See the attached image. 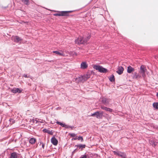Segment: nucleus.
<instances>
[{"instance_id": "obj_30", "label": "nucleus", "mask_w": 158, "mask_h": 158, "mask_svg": "<svg viewBox=\"0 0 158 158\" xmlns=\"http://www.w3.org/2000/svg\"><path fill=\"white\" fill-rule=\"evenodd\" d=\"M70 136L72 137H74L76 136L77 137V136H76V135L73 133H71L70 134Z\"/></svg>"}, {"instance_id": "obj_28", "label": "nucleus", "mask_w": 158, "mask_h": 158, "mask_svg": "<svg viewBox=\"0 0 158 158\" xmlns=\"http://www.w3.org/2000/svg\"><path fill=\"white\" fill-rule=\"evenodd\" d=\"M77 139L78 140H81V142L83 141V139L82 136H79L77 138Z\"/></svg>"}, {"instance_id": "obj_5", "label": "nucleus", "mask_w": 158, "mask_h": 158, "mask_svg": "<svg viewBox=\"0 0 158 158\" xmlns=\"http://www.w3.org/2000/svg\"><path fill=\"white\" fill-rule=\"evenodd\" d=\"M146 71V67L144 65H141L140 68L139 72L142 74V77H144L145 76V73Z\"/></svg>"}, {"instance_id": "obj_3", "label": "nucleus", "mask_w": 158, "mask_h": 158, "mask_svg": "<svg viewBox=\"0 0 158 158\" xmlns=\"http://www.w3.org/2000/svg\"><path fill=\"white\" fill-rule=\"evenodd\" d=\"M93 68L100 73H105L108 72V70L106 69L99 65H94Z\"/></svg>"}, {"instance_id": "obj_16", "label": "nucleus", "mask_w": 158, "mask_h": 158, "mask_svg": "<svg viewBox=\"0 0 158 158\" xmlns=\"http://www.w3.org/2000/svg\"><path fill=\"white\" fill-rule=\"evenodd\" d=\"M83 80L84 81V78L83 76L79 77L78 78H76V81L77 82H81Z\"/></svg>"}, {"instance_id": "obj_39", "label": "nucleus", "mask_w": 158, "mask_h": 158, "mask_svg": "<svg viewBox=\"0 0 158 158\" xmlns=\"http://www.w3.org/2000/svg\"><path fill=\"white\" fill-rule=\"evenodd\" d=\"M156 96L158 97V92L156 94Z\"/></svg>"}, {"instance_id": "obj_2", "label": "nucleus", "mask_w": 158, "mask_h": 158, "mask_svg": "<svg viewBox=\"0 0 158 158\" xmlns=\"http://www.w3.org/2000/svg\"><path fill=\"white\" fill-rule=\"evenodd\" d=\"M73 11H57L58 13L54 14L53 15L55 16H69V14L73 12Z\"/></svg>"}, {"instance_id": "obj_8", "label": "nucleus", "mask_w": 158, "mask_h": 158, "mask_svg": "<svg viewBox=\"0 0 158 158\" xmlns=\"http://www.w3.org/2000/svg\"><path fill=\"white\" fill-rule=\"evenodd\" d=\"M22 90L23 89H19V88H13V89H11V92L14 94H16V93H20L22 92Z\"/></svg>"}, {"instance_id": "obj_29", "label": "nucleus", "mask_w": 158, "mask_h": 158, "mask_svg": "<svg viewBox=\"0 0 158 158\" xmlns=\"http://www.w3.org/2000/svg\"><path fill=\"white\" fill-rule=\"evenodd\" d=\"M9 121L10 123H11L12 124L14 123L15 122V120L13 119H9Z\"/></svg>"}, {"instance_id": "obj_38", "label": "nucleus", "mask_w": 158, "mask_h": 158, "mask_svg": "<svg viewBox=\"0 0 158 158\" xmlns=\"http://www.w3.org/2000/svg\"><path fill=\"white\" fill-rule=\"evenodd\" d=\"M71 127H70V128H71V129H73V127L74 128V127H72V126H71Z\"/></svg>"}, {"instance_id": "obj_31", "label": "nucleus", "mask_w": 158, "mask_h": 158, "mask_svg": "<svg viewBox=\"0 0 158 158\" xmlns=\"http://www.w3.org/2000/svg\"><path fill=\"white\" fill-rule=\"evenodd\" d=\"M99 113L100 115L101 118H102V116L103 114V111H102L101 112H99Z\"/></svg>"}, {"instance_id": "obj_20", "label": "nucleus", "mask_w": 158, "mask_h": 158, "mask_svg": "<svg viewBox=\"0 0 158 158\" xmlns=\"http://www.w3.org/2000/svg\"><path fill=\"white\" fill-rule=\"evenodd\" d=\"M43 131L44 132L48 133L51 135H52L53 134L52 130L50 131L46 129H44L43 130Z\"/></svg>"}, {"instance_id": "obj_1", "label": "nucleus", "mask_w": 158, "mask_h": 158, "mask_svg": "<svg viewBox=\"0 0 158 158\" xmlns=\"http://www.w3.org/2000/svg\"><path fill=\"white\" fill-rule=\"evenodd\" d=\"M90 37V36H89L86 37L83 36V37H78L75 40V43L76 44H86L88 40H89Z\"/></svg>"}, {"instance_id": "obj_33", "label": "nucleus", "mask_w": 158, "mask_h": 158, "mask_svg": "<svg viewBox=\"0 0 158 158\" xmlns=\"http://www.w3.org/2000/svg\"><path fill=\"white\" fill-rule=\"evenodd\" d=\"M23 76L27 78H30V76L29 75H27V74H24L23 75Z\"/></svg>"}, {"instance_id": "obj_7", "label": "nucleus", "mask_w": 158, "mask_h": 158, "mask_svg": "<svg viewBox=\"0 0 158 158\" xmlns=\"http://www.w3.org/2000/svg\"><path fill=\"white\" fill-rule=\"evenodd\" d=\"M101 100L102 103L106 106H107L109 104L110 101V99L104 97L101 98Z\"/></svg>"}, {"instance_id": "obj_4", "label": "nucleus", "mask_w": 158, "mask_h": 158, "mask_svg": "<svg viewBox=\"0 0 158 158\" xmlns=\"http://www.w3.org/2000/svg\"><path fill=\"white\" fill-rule=\"evenodd\" d=\"M12 40L15 42L16 43H21L22 40L21 38L17 35L13 36L12 37Z\"/></svg>"}, {"instance_id": "obj_11", "label": "nucleus", "mask_w": 158, "mask_h": 158, "mask_svg": "<svg viewBox=\"0 0 158 158\" xmlns=\"http://www.w3.org/2000/svg\"><path fill=\"white\" fill-rule=\"evenodd\" d=\"M91 116L95 117L98 118H101V117L100 115L99 111H97L93 114H91Z\"/></svg>"}, {"instance_id": "obj_34", "label": "nucleus", "mask_w": 158, "mask_h": 158, "mask_svg": "<svg viewBox=\"0 0 158 158\" xmlns=\"http://www.w3.org/2000/svg\"><path fill=\"white\" fill-rule=\"evenodd\" d=\"M40 144L41 143H42V148H44V143H41V142H40Z\"/></svg>"}, {"instance_id": "obj_13", "label": "nucleus", "mask_w": 158, "mask_h": 158, "mask_svg": "<svg viewBox=\"0 0 158 158\" xmlns=\"http://www.w3.org/2000/svg\"><path fill=\"white\" fill-rule=\"evenodd\" d=\"M123 70L124 69L122 66H119L118 68V70L116 71V72L118 74L121 75L123 73Z\"/></svg>"}, {"instance_id": "obj_25", "label": "nucleus", "mask_w": 158, "mask_h": 158, "mask_svg": "<svg viewBox=\"0 0 158 158\" xmlns=\"http://www.w3.org/2000/svg\"><path fill=\"white\" fill-rule=\"evenodd\" d=\"M53 52L60 56H62L63 55V53H60L58 51H53Z\"/></svg>"}, {"instance_id": "obj_26", "label": "nucleus", "mask_w": 158, "mask_h": 158, "mask_svg": "<svg viewBox=\"0 0 158 158\" xmlns=\"http://www.w3.org/2000/svg\"><path fill=\"white\" fill-rule=\"evenodd\" d=\"M22 1L25 4L27 5L28 6L29 4L28 0H22Z\"/></svg>"}, {"instance_id": "obj_35", "label": "nucleus", "mask_w": 158, "mask_h": 158, "mask_svg": "<svg viewBox=\"0 0 158 158\" xmlns=\"http://www.w3.org/2000/svg\"><path fill=\"white\" fill-rule=\"evenodd\" d=\"M56 110H60V109H61V107H58L56 108Z\"/></svg>"}, {"instance_id": "obj_21", "label": "nucleus", "mask_w": 158, "mask_h": 158, "mask_svg": "<svg viewBox=\"0 0 158 158\" xmlns=\"http://www.w3.org/2000/svg\"><path fill=\"white\" fill-rule=\"evenodd\" d=\"M36 141V139L33 138H31L29 140V142L31 144H34Z\"/></svg>"}, {"instance_id": "obj_17", "label": "nucleus", "mask_w": 158, "mask_h": 158, "mask_svg": "<svg viewBox=\"0 0 158 158\" xmlns=\"http://www.w3.org/2000/svg\"><path fill=\"white\" fill-rule=\"evenodd\" d=\"M18 154L16 152L11 153L9 158H17Z\"/></svg>"}, {"instance_id": "obj_36", "label": "nucleus", "mask_w": 158, "mask_h": 158, "mask_svg": "<svg viewBox=\"0 0 158 158\" xmlns=\"http://www.w3.org/2000/svg\"><path fill=\"white\" fill-rule=\"evenodd\" d=\"M33 121L34 123H35V122L36 123H37L38 122L37 120H33Z\"/></svg>"}, {"instance_id": "obj_37", "label": "nucleus", "mask_w": 158, "mask_h": 158, "mask_svg": "<svg viewBox=\"0 0 158 158\" xmlns=\"http://www.w3.org/2000/svg\"><path fill=\"white\" fill-rule=\"evenodd\" d=\"M77 139V137H76L75 138H74L73 139H72V140L73 139L74 140H76Z\"/></svg>"}, {"instance_id": "obj_23", "label": "nucleus", "mask_w": 158, "mask_h": 158, "mask_svg": "<svg viewBox=\"0 0 158 158\" xmlns=\"http://www.w3.org/2000/svg\"><path fill=\"white\" fill-rule=\"evenodd\" d=\"M109 80L111 82H113L115 81V78L114 76L113 75H111L109 78Z\"/></svg>"}, {"instance_id": "obj_19", "label": "nucleus", "mask_w": 158, "mask_h": 158, "mask_svg": "<svg viewBox=\"0 0 158 158\" xmlns=\"http://www.w3.org/2000/svg\"><path fill=\"white\" fill-rule=\"evenodd\" d=\"M91 73L88 72L85 75L83 76L84 78V81L88 79L90 77V74Z\"/></svg>"}, {"instance_id": "obj_32", "label": "nucleus", "mask_w": 158, "mask_h": 158, "mask_svg": "<svg viewBox=\"0 0 158 158\" xmlns=\"http://www.w3.org/2000/svg\"><path fill=\"white\" fill-rule=\"evenodd\" d=\"M77 148L75 149L72 152V155H73L76 152H77Z\"/></svg>"}, {"instance_id": "obj_14", "label": "nucleus", "mask_w": 158, "mask_h": 158, "mask_svg": "<svg viewBox=\"0 0 158 158\" xmlns=\"http://www.w3.org/2000/svg\"><path fill=\"white\" fill-rule=\"evenodd\" d=\"M85 144H79L75 146L74 147H77V149L79 148V149H81V150H83L85 148Z\"/></svg>"}, {"instance_id": "obj_12", "label": "nucleus", "mask_w": 158, "mask_h": 158, "mask_svg": "<svg viewBox=\"0 0 158 158\" xmlns=\"http://www.w3.org/2000/svg\"><path fill=\"white\" fill-rule=\"evenodd\" d=\"M101 109L102 110H104L106 111H107L110 112H112L113 111V110L107 107H105L104 106H101Z\"/></svg>"}, {"instance_id": "obj_10", "label": "nucleus", "mask_w": 158, "mask_h": 158, "mask_svg": "<svg viewBox=\"0 0 158 158\" xmlns=\"http://www.w3.org/2000/svg\"><path fill=\"white\" fill-rule=\"evenodd\" d=\"M56 123L57 124L61 126L62 127H64L66 128H69L70 127H71V126H68L65 124V123H63L58 121L56 122Z\"/></svg>"}, {"instance_id": "obj_9", "label": "nucleus", "mask_w": 158, "mask_h": 158, "mask_svg": "<svg viewBox=\"0 0 158 158\" xmlns=\"http://www.w3.org/2000/svg\"><path fill=\"white\" fill-rule=\"evenodd\" d=\"M51 141L54 145H57L58 144V141L54 136H53L51 139Z\"/></svg>"}, {"instance_id": "obj_15", "label": "nucleus", "mask_w": 158, "mask_h": 158, "mask_svg": "<svg viewBox=\"0 0 158 158\" xmlns=\"http://www.w3.org/2000/svg\"><path fill=\"white\" fill-rule=\"evenodd\" d=\"M88 67V65L85 62H82L81 64V69H85Z\"/></svg>"}, {"instance_id": "obj_24", "label": "nucleus", "mask_w": 158, "mask_h": 158, "mask_svg": "<svg viewBox=\"0 0 158 158\" xmlns=\"http://www.w3.org/2000/svg\"><path fill=\"white\" fill-rule=\"evenodd\" d=\"M153 106L154 108L158 109V102H154L153 104Z\"/></svg>"}, {"instance_id": "obj_6", "label": "nucleus", "mask_w": 158, "mask_h": 158, "mask_svg": "<svg viewBox=\"0 0 158 158\" xmlns=\"http://www.w3.org/2000/svg\"><path fill=\"white\" fill-rule=\"evenodd\" d=\"M114 154L116 155L121 156L123 158H126V154L124 152H122L119 151H113Z\"/></svg>"}, {"instance_id": "obj_22", "label": "nucleus", "mask_w": 158, "mask_h": 158, "mask_svg": "<svg viewBox=\"0 0 158 158\" xmlns=\"http://www.w3.org/2000/svg\"><path fill=\"white\" fill-rule=\"evenodd\" d=\"M140 76H139V74L137 73V72H135L134 73V75H133V78L134 79H136L137 78H138V77H139Z\"/></svg>"}, {"instance_id": "obj_27", "label": "nucleus", "mask_w": 158, "mask_h": 158, "mask_svg": "<svg viewBox=\"0 0 158 158\" xmlns=\"http://www.w3.org/2000/svg\"><path fill=\"white\" fill-rule=\"evenodd\" d=\"M88 156V155L86 154V153H85L84 155H82L80 156V158H87Z\"/></svg>"}, {"instance_id": "obj_18", "label": "nucleus", "mask_w": 158, "mask_h": 158, "mask_svg": "<svg viewBox=\"0 0 158 158\" xmlns=\"http://www.w3.org/2000/svg\"><path fill=\"white\" fill-rule=\"evenodd\" d=\"M135 69L134 68L130 66H129L127 67V72L128 73H131L132 72L134 71Z\"/></svg>"}]
</instances>
